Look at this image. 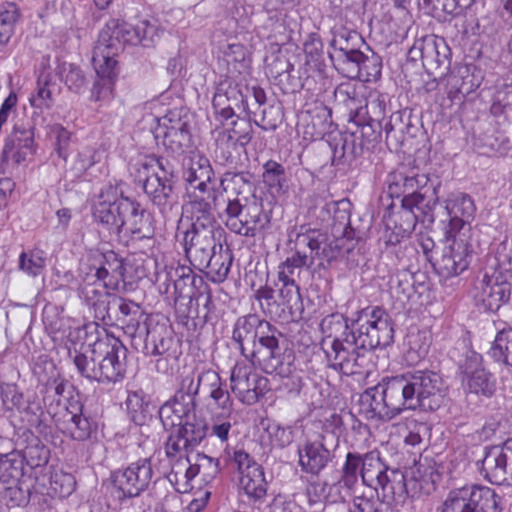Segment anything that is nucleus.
<instances>
[{
    "label": "nucleus",
    "mask_w": 512,
    "mask_h": 512,
    "mask_svg": "<svg viewBox=\"0 0 512 512\" xmlns=\"http://www.w3.org/2000/svg\"><path fill=\"white\" fill-rule=\"evenodd\" d=\"M127 349L116 338L94 343L88 352L68 351L79 374L99 383H115L123 379Z\"/></svg>",
    "instance_id": "f257e3e1"
},
{
    "label": "nucleus",
    "mask_w": 512,
    "mask_h": 512,
    "mask_svg": "<svg viewBox=\"0 0 512 512\" xmlns=\"http://www.w3.org/2000/svg\"><path fill=\"white\" fill-rule=\"evenodd\" d=\"M277 331L269 322L259 319L256 315L240 317L233 329V339L239 344L244 354V342H252V358L266 373L277 371L280 361V347Z\"/></svg>",
    "instance_id": "f03ea898"
},
{
    "label": "nucleus",
    "mask_w": 512,
    "mask_h": 512,
    "mask_svg": "<svg viewBox=\"0 0 512 512\" xmlns=\"http://www.w3.org/2000/svg\"><path fill=\"white\" fill-rule=\"evenodd\" d=\"M133 169L135 179L142 184L153 204L163 211L170 209L174 202V174L168 161L155 156H144L133 165Z\"/></svg>",
    "instance_id": "7ed1b4c3"
},
{
    "label": "nucleus",
    "mask_w": 512,
    "mask_h": 512,
    "mask_svg": "<svg viewBox=\"0 0 512 512\" xmlns=\"http://www.w3.org/2000/svg\"><path fill=\"white\" fill-rule=\"evenodd\" d=\"M358 342L360 348L368 353L377 347L392 343L394 329L387 313L380 307L365 308L351 321L349 333Z\"/></svg>",
    "instance_id": "20e7f679"
},
{
    "label": "nucleus",
    "mask_w": 512,
    "mask_h": 512,
    "mask_svg": "<svg viewBox=\"0 0 512 512\" xmlns=\"http://www.w3.org/2000/svg\"><path fill=\"white\" fill-rule=\"evenodd\" d=\"M226 227L244 237H255L269 222L261 199L256 196L228 199L225 209Z\"/></svg>",
    "instance_id": "39448f33"
},
{
    "label": "nucleus",
    "mask_w": 512,
    "mask_h": 512,
    "mask_svg": "<svg viewBox=\"0 0 512 512\" xmlns=\"http://www.w3.org/2000/svg\"><path fill=\"white\" fill-rule=\"evenodd\" d=\"M118 54V47L108 43V39L102 37L97 40L92 62L94 65L97 79L94 82L90 99L94 102L107 103L113 98L114 86L119 71L115 56Z\"/></svg>",
    "instance_id": "423d86ee"
},
{
    "label": "nucleus",
    "mask_w": 512,
    "mask_h": 512,
    "mask_svg": "<svg viewBox=\"0 0 512 512\" xmlns=\"http://www.w3.org/2000/svg\"><path fill=\"white\" fill-rule=\"evenodd\" d=\"M500 500L490 487L464 486L449 492L440 512H500Z\"/></svg>",
    "instance_id": "0eeeda50"
},
{
    "label": "nucleus",
    "mask_w": 512,
    "mask_h": 512,
    "mask_svg": "<svg viewBox=\"0 0 512 512\" xmlns=\"http://www.w3.org/2000/svg\"><path fill=\"white\" fill-rule=\"evenodd\" d=\"M323 349L328 366L344 375L362 374L367 365L369 353L360 348L350 334L345 338H333L323 341Z\"/></svg>",
    "instance_id": "6e6552de"
},
{
    "label": "nucleus",
    "mask_w": 512,
    "mask_h": 512,
    "mask_svg": "<svg viewBox=\"0 0 512 512\" xmlns=\"http://www.w3.org/2000/svg\"><path fill=\"white\" fill-rule=\"evenodd\" d=\"M362 482L374 489H381L384 496L402 494L405 490L404 474L397 469H389L382 461L380 452L373 450L363 455L360 469Z\"/></svg>",
    "instance_id": "1a4fd4ad"
},
{
    "label": "nucleus",
    "mask_w": 512,
    "mask_h": 512,
    "mask_svg": "<svg viewBox=\"0 0 512 512\" xmlns=\"http://www.w3.org/2000/svg\"><path fill=\"white\" fill-rule=\"evenodd\" d=\"M224 456L227 463L238 472L240 490L254 501L264 498L267 482L261 465L241 448L227 447L224 450Z\"/></svg>",
    "instance_id": "9d476101"
},
{
    "label": "nucleus",
    "mask_w": 512,
    "mask_h": 512,
    "mask_svg": "<svg viewBox=\"0 0 512 512\" xmlns=\"http://www.w3.org/2000/svg\"><path fill=\"white\" fill-rule=\"evenodd\" d=\"M134 211L133 200L123 197L116 185L106 184L101 188L93 209L95 220L104 225L110 233L120 235L126 211Z\"/></svg>",
    "instance_id": "9b49d317"
},
{
    "label": "nucleus",
    "mask_w": 512,
    "mask_h": 512,
    "mask_svg": "<svg viewBox=\"0 0 512 512\" xmlns=\"http://www.w3.org/2000/svg\"><path fill=\"white\" fill-rule=\"evenodd\" d=\"M412 410L422 408L424 410L437 409L444 398V385L442 378L432 371H415L406 373Z\"/></svg>",
    "instance_id": "f8f14e48"
},
{
    "label": "nucleus",
    "mask_w": 512,
    "mask_h": 512,
    "mask_svg": "<svg viewBox=\"0 0 512 512\" xmlns=\"http://www.w3.org/2000/svg\"><path fill=\"white\" fill-rule=\"evenodd\" d=\"M153 468L149 458L132 462L125 468L117 469L111 474L113 488L119 499L139 496L148 489L153 477Z\"/></svg>",
    "instance_id": "ddd939ff"
},
{
    "label": "nucleus",
    "mask_w": 512,
    "mask_h": 512,
    "mask_svg": "<svg viewBox=\"0 0 512 512\" xmlns=\"http://www.w3.org/2000/svg\"><path fill=\"white\" fill-rule=\"evenodd\" d=\"M340 93H345L348 97V106L350 108V120L357 126H371L373 122L381 125L385 118L387 95L378 90H370L365 97V105L357 99L359 92L356 87H343L338 89Z\"/></svg>",
    "instance_id": "4468645a"
},
{
    "label": "nucleus",
    "mask_w": 512,
    "mask_h": 512,
    "mask_svg": "<svg viewBox=\"0 0 512 512\" xmlns=\"http://www.w3.org/2000/svg\"><path fill=\"white\" fill-rule=\"evenodd\" d=\"M446 219L442 220L445 235L471 236V223L475 218L476 205L466 193H451L444 201Z\"/></svg>",
    "instance_id": "2eb2a0df"
},
{
    "label": "nucleus",
    "mask_w": 512,
    "mask_h": 512,
    "mask_svg": "<svg viewBox=\"0 0 512 512\" xmlns=\"http://www.w3.org/2000/svg\"><path fill=\"white\" fill-rule=\"evenodd\" d=\"M221 229L188 230L184 234V248L191 264L203 271L217 251H222Z\"/></svg>",
    "instance_id": "dca6fc26"
},
{
    "label": "nucleus",
    "mask_w": 512,
    "mask_h": 512,
    "mask_svg": "<svg viewBox=\"0 0 512 512\" xmlns=\"http://www.w3.org/2000/svg\"><path fill=\"white\" fill-rule=\"evenodd\" d=\"M157 124L153 134L158 144L174 153L183 151L190 142L188 122L179 109L169 110L165 115L155 118Z\"/></svg>",
    "instance_id": "f3484780"
},
{
    "label": "nucleus",
    "mask_w": 512,
    "mask_h": 512,
    "mask_svg": "<svg viewBox=\"0 0 512 512\" xmlns=\"http://www.w3.org/2000/svg\"><path fill=\"white\" fill-rule=\"evenodd\" d=\"M348 238L344 235L342 237L333 236V238H330L322 231L309 230L305 233L297 234L296 245L310 250L308 255L311 257L312 263L316 259L331 262L339 257L344 250L349 252L352 249V246L344 247V242Z\"/></svg>",
    "instance_id": "a211bd4d"
},
{
    "label": "nucleus",
    "mask_w": 512,
    "mask_h": 512,
    "mask_svg": "<svg viewBox=\"0 0 512 512\" xmlns=\"http://www.w3.org/2000/svg\"><path fill=\"white\" fill-rule=\"evenodd\" d=\"M447 245L437 261V270L443 277L457 276L465 271L471 258V236L445 235Z\"/></svg>",
    "instance_id": "6ab92c4d"
},
{
    "label": "nucleus",
    "mask_w": 512,
    "mask_h": 512,
    "mask_svg": "<svg viewBox=\"0 0 512 512\" xmlns=\"http://www.w3.org/2000/svg\"><path fill=\"white\" fill-rule=\"evenodd\" d=\"M266 384L267 379L245 363H236L231 371L230 389L243 404H255L264 394Z\"/></svg>",
    "instance_id": "aec40b11"
},
{
    "label": "nucleus",
    "mask_w": 512,
    "mask_h": 512,
    "mask_svg": "<svg viewBox=\"0 0 512 512\" xmlns=\"http://www.w3.org/2000/svg\"><path fill=\"white\" fill-rule=\"evenodd\" d=\"M511 296V285L497 277L484 275L473 290L476 305L487 311H497Z\"/></svg>",
    "instance_id": "412c9836"
},
{
    "label": "nucleus",
    "mask_w": 512,
    "mask_h": 512,
    "mask_svg": "<svg viewBox=\"0 0 512 512\" xmlns=\"http://www.w3.org/2000/svg\"><path fill=\"white\" fill-rule=\"evenodd\" d=\"M155 35V26L150 24L148 20H140L136 24L127 22L118 23L114 27L112 35H109L108 32H102L98 40L105 37L108 39V43L114 44L118 47L119 51L121 49L120 43L149 46L153 43Z\"/></svg>",
    "instance_id": "4be33fe9"
},
{
    "label": "nucleus",
    "mask_w": 512,
    "mask_h": 512,
    "mask_svg": "<svg viewBox=\"0 0 512 512\" xmlns=\"http://www.w3.org/2000/svg\"><path fill=\"white\" fill-rule=\"evenodd\" d=\"M60 92L61 86L58 83L57 74L48 65V59H43L35 89L29 97L30 105L40 111L49 110L53 107Z\"/></svg>",
    "instance_id": "5701e85b"
},
{
    "label": "nucleus",
    "mask_w": 512,
    "mask_h": 512,
    "mask_svg": "<svg viewBox=\"0 0 512 512\" xmlns=\"http://www.w3.org/2000/svg\"><path fill=\"white\" fill-rule=\"evenodd\" d=\"M463 385L471 393L491 396L495 390V379L482 365V357L472 353L463 365Z\"/></svg>",
    "instance_id": "b1692460"
},
{
    "label": "nucleus",
    "mask_w": 512,
    "mask_h": 512,
    "mask_svg": "<svg viewBox=\"0 0 512 512\" xmlns=\"http://www.w3.org/2000/svg\"><path fill=\"white\" fill-rule=\"evenodd\" d=\"M214 177V171L210 161L200 154H192L184 164L183 178L188 185L190 195L209 193L212 188L210 182Z\"/></svg>",
    "instance_id": "393cba45"
},
{
    "label": "nucleus",
    "mask_w": 512,
    "mask_h": 512,
    "mask_svg": "<svg viewBox=\"0 0 512 512\" xmlns=\"http://www.w3.org/2000/svg\"><path fill=\"white\" fill-rule=\"evenodd\" d=\"M386 394L382 381L365 390L360 397V407L366 419L389 422L395 418Z\"/></svg>",
    "instance_id": "a878e982"
},
{
    "label": "nucleus",
    "mask_w": 512,
    "mask_h": 512,
    "mask_svg": "<svg viewBox=\"0 0 512 512\" xmlns=\"http://www.w3.org/2000/svg\"><path fill=\"white\" fill-rule=\"evenodd\" d=\"M199 390L207 393L213 404L223 410L230 412L233 407V400L228 390L224 388L220 375L212 369H202L198 372Z\"/></svg>",
    "instance_id": "bb28decb"
},
{
    "label": "nucleus",
    "mask_w": 512,
    "mask_h": 512,
    "mask_svg": "<svg viewBox=\"0 0 512 512\" xmlns=\"http://www.w3.org/2000/svg\"><path fill=\"white\" fill-rule=\"evenodd\" d=\"M382 383L395 417L404 410H412V399L406 373L384 378Z\"/></svg>",
    "instance_id": "cd10ccee"
},
{
    "label": "nucleus",
    "mask_w": 512,
    "mask_h": 512,
    "mask_svg": "<svg viewBox=\"0 0 512 512\" xmlns=\"http://www.w3.org/2000/svg\"><path fill=\"white\" fill-rule=\"evenodd\" d=\"M299 464L306 473L318 474L331 460V453L321 441H307L298 449Z\"/></svg>",
    "instance_id": "c85d7f7f"
},
{
    "label": "nucleus",
    "mask_w": 512,
    "mask_h": 512,
    "mask_svg": "<svg viewBox=\"0 0 512 512\" xmlns=\"http://www.w3.org/2000/svg\"><path fill=\"white\" fill-rule=\"evenodd\" d=\"M195 406L196 403H190L173 396L159 409V418L163 427L172 429L182 425L193 416Z\"/></svg>",
    "instance_id": "c756f323"
},
{
    "label": "nucleus",
    "mask_w": 512,
    "mask_h": 512,
    "mask_svg": "<svg viewBox=\"0 0 512 512\" xmlns=\"http://www.w3.org/2000/svg\"><path fill=\"white\" fill-rule=\"evenodd\" d=\"M508 465L509 463L500 446H492L485 452L482 460V472L489 482L500 485L507 479Z\"/></svg>",
    "instance_id": "7c9ffc66"
},
{
    "label": "nucleus",
    "mask_w": 512,
    "mask_h": 512,
    "mask_svg": "<svg viewBox=\"0 0 512 512\" xmlns=\"http://www.w3.org/2000/svg\"><path fill=\"white\" fill-rule=\"evenodd\" d=\"M431 181L426 173H418L414 169L406 171L405 167L398 168L389 176L391 193L399 194L424 188Z\"/></svg>",
    "instance_id": "2f4dec72"
},
{
    "label": "nucleus",
    "mask_w": 512,
    "mask_h": 512,
    "mask_svg": "<svg viewBox=\"0 0 512 512\" xmlns=\"http://www.w3.org/2000/svg\"><path fill=\"white\" fill-rule=\"evenodd\" d=\"M34 134L30 129L15 130L11 139L5 142L3 156L6 160H13L20 164L27 156L33 153Z\"/></svg>",
    "instance_id": "473e14b6"
},
{
    "label": "nucleus",
    "mask_w": 512,
    "mask_h": 512,
    "mask_svg": "<svg viewBox=\"0 0 512 512\" xmlns=\"http://www.w3.org/2000/svg\"><path fill=\"white\" fill-rule=\"evenodd\" d=\"M186 462L189 464L185 471L187 481L199 478L201 483L208 484L220 471L219 460L202 453H197L193 461L187 456Z\"/></svg>",
    "instance_id": "72a5a7b5"
},
{
    "label": "nucleus",
    "mask_w": 512,
    "mask_h": 512,
    "mask_svg": "<svg viewBox=\"0 0 512 512\" xmlns=\"http://www.w3.org/2000/svg\"><path fill=\"white\" fill-rule=\"evenodd\" d=\"M202 195L203 194L199 196L197 194L190 195L193 199L186 205V212L191 215V230H219L215 227L212 206Z\"/></svg>",
    "instance_id": "f704fd0d"
},
{
    "label": "nucleus",
    "mask_w": 512,
    "mask_h": 512,
    "mask_svg": "<svg viewBox=\"0 0 512 512\" xmlns=\"http://www.w3.org/2000/svg\"><path fill=\"white\" fill-rule=\"evenodd\" d=\"M349 205V202L344 200L325 202L320 208L318 218L322 222L332 220V225L337 232L350 237V232L347 231L350 225Z\"/></svg>",
    "instance_id": "c9c22d12"
},
{
    "label": "nucleus",
    "mask_w": 512,
    "mask_h": 512,
    "mask_svg": "<svg viewBox=\"0 0 512 512\" xmlns=\"http://www.w3.org/2000/svg\"><path fill=\"white\" fill-rule=\"evenodd\" d=\"M312 259L304 251V247L297 246L285 261L281 262L278 266V280L297 283L302 269L312 265Z\"/></svg>",
    "instance_id": "e433bc0d"
},
{
    "label": "nucleus",
    "mask_w": 512,
    "mask_h": 512,
    "mask_svg": "<svg viewBox=\"0 0 512 512\" xmlns=\"http://www.w3.org/2000/svg\"><path fill=\"white\" fill-rule=\"evenodd\" d=\"M66 421L70 422L71 437L78 441L86 440L92 433V425L90 421L82 415V406L78 401L70 402V405L65 407Z\"/></svg>",
    "instance_id": "4c0bfd02"
},
{
    "label": "nucleus",
    "mask_w": 512,
    "mask_h": 512,
    "mask_svg": "<svg viewBox=\"0 0 512 512\" xmlns=\"http://www.w3.org/2000/svg\"><path fill=\"white\" fill-rule=\"evenodd\" d=\"M232 128L218 131L216 142L220 145L246 146L252 139V126L246 120L232 121Z\"/></svg>",
    "instance_id": "58836bf2"
},
{
    "label": "nucleus",
    "mask_w": 512,
    "mask_h": 512,
    "mask_svg": "<svg viewBox=\"0 0 512 512\" xmlns=\"http://www.w3.org/2000/svg\"><path fill=\"white\" fill-rule=\"evenodd\" d=\"M177 433L184 439L191 450L197 447L206 437L207 425L201 419H196L193 415L182 425L178 426Z\"/></svg>",
    "instance_id": "ea45409f"
},
{
    "label": "nucleus",
    "mask_w": 512,
    "mask_h": 512,
    "mask_svg": "<svg viewBox=\"0 0 512 512\" xmlns=\"http://www.w3.org/2000/svg\"><path fill=\"white\" fill-rule=\"evenodd\" d=\"M332 39L330 46L333 51L329 52L330 58L334 55L347 53V51L355 48V44L360 40L357 32L349 30L342 25H336L331 30Z\"/></svg>",
    "instance_id": "a19ab883"
},
{
    "label": "nucleus",
    "mask_w": 512,
    "mask_h": 512,
    "mask_svg": "<svg viewBox=\"0 0 512 512\" xmlns=\"http://www.w3.org/2000/svg\"><path fill=\"white\" fill-rule=\"evenodd\" d=\"M19 269L30 277H38L45 271L46 256L40 249L24 251L19 256Z\"/></svg>",
    "instance_id": "79ce46f5"
},
{
    "label": "nucleus",
    "mask_w": 512,
    "mask_h": 512,
    "mask_svg": "<svg viewBox=\"0 0 512 512\" xmlns=\"http://www.w3.org/2000/svg\"><path fill=\"white\" fill-rule=\"evenodd\" d=\"M200 370L189 369L180 374L174 397L190 403H196L195 398L199 393L198 372Z\"/></svg>",
    "instance_id": "37998d69"
},
{
    "label": "nucleus",
    "mask_w": 512,
    "mask_h": 512,
    "mask_svg": "<svg viewBox=\"0 0 512 512\" xmlns=\"http://www.w3.org/2000/svg\"><path fill=\"white\" fill-rule=\"evenodd\" d=\"M488 354L495 361L512 366V328L498 332Z\"/></svg>",
    "instance_id": "c03bdc74"
},
{
    "label": "nucleus",
    "mask_w": 512,
    "mask_h": 512,
    "mask_svg": "<svg viewBox=\"0 0 512 512\" xmlns=\"http://www.w3.org/2000/svg\"><path fill=\"white\" fill-rule=\"evenodd\" d=\"M362 59L363 52L358 50L356 47L347 51V53L334 55L331 58L336 69L342 75L350 79H354L356 76H359V63Z\"/></svg>",
    "instance_id": "a18cd8bd"
},
{
    "label": "nucleus",
    "mask_w": 512,
    "mask_h": 512,
    "mask_svg": "<svg viewBox=\"0 0 512 512\" xmlns=\"http://www.w3.org/2000/svg\"><path fill=\"white\" fill-rule=\"evenodd\" d=\"M59 69L68 89L75 93H80L86 85L83 71L78 66L68 63H63Z\"/></svg>",
    "instance_id": "49530a36"
},
{
    "label": "nucleus",
    "mask_w": 512,
    "mask_h": 512,
    "mask_svg": "<svg viewBox=\"0 0 512 512\" xmlns=\"http://www.w3.org/2000/svg\"><path fill=\"white\" fill-rule=\"evenodd\" d=\"M230 266L231 259L228 254L223 255L221 251H217L205 269H208V274L213 282L220 283L227 278Z\"/></svg>",
    "instance_id": "de8ad7c7"
},
{
    "label": "nucleus",
    "mask_w": 512,
    "mask_h": 512,
    "mask_svg": "<svg viewBox=\"0 0 512 512\" xmlns=\"http://www.w3.org/2000/svg\"><path fill=\"white\" fill-rule=\"evenodd\" d=\"M21 460L15 452L0 454V482L9 483L19 475Z\"/></svg>",
    "instance_id": "09e8293b"
},
{
    "label": "nucleus",
    "mask_w": 512,
    "mask_h": 512,
    "mask_svg": "<svg viewBox=\"0 0 512 512\" xmlns=\"http://www.w3.org/2000/svg\"><path fill=\"white\" fill-rule=\"evenodd\" d=\"M363 456L358 453L349 452L342 468L341 482L344 486L351 488L358 479V472L362 468Z\"/></svg>",
    "instance_id": "8fccbe9b"
},
{
    "label": "nucleus",
    "mask_w": 512,
    "mask_h": 512,
    "mask_svg": "<svg viewBox=\"0 0 512 512\" xmlns=\"http://www.w3.org/2000/svg\"><path fill=\"white\" fill-rule=\"evenodd\" d=\"M381 68V61L378 56L363 53V59L359 63V76H356V78L366 82L376 80L381 75Z\"/></svg>",
    "instance_id": "3c124183"
},
{
    "label": "nucleus",
    "mask_w": 512,
    "mask_h": 512,
    "mask_svg": "<svg viewBox=\"0 0 512 512\" xmlns=\"http://www.w3.org/2000/svg\"><path fill=\"white\" fill-rule=\"evenodd\" d=\"M167 277L169 280L173 281L175 291L179 296H182L184 286L188 283L193 284L194 282V273L192 269L185 265L178 264L176 267H169L167 271Z\"/></svg>",
    "instance_id": "603ef678"
},
{
    "label": "nucleus",
    "mask_w": 512,
    "mask_h": 512,
    "mask_svg": "<svg viewBox=\"0 0 512 512\" xmlns=\"http://www.w3.org/2000/svg\"><path fill=\"white\" fill-rule=\"evenodd\" d=\"M134 211H126L123 219L122 232L131 235H140L144 225V210L140 208V204L133 201Z\"/></svg>",
    "instance_id": "864d4df0"
},
{
    "label": "nucleus",
    "mask_w": 512,
    "mask_h": 512,
    "mask_svg": "<svg viewBox=\"0 0 512 512\" xmlns=\"http://www.w3.org/2000/svg\"><path fill=\"white\" fill-rule=\"evenodd\" d=\"M227 82L221 83L214 93L212 99V106L216 116L223 120H229L232 118V108L229 107L228 98L226 94Z\"/></svg>",
    "instance_id": "5fc2aeb1"
},
{
    "label": "nucleus",
    "mask_w": 512,
    "mask_h": 512,
    "mask_svg": "<svg viewBox=\"0 0 512 512\" xmlns=\"http://www.w3.org/2000/svg\"><path fill=\"white\" fill-rule=\"evenodd\" d=\"M75 484V479L70 473L55 471L51 475L52 489L61 497L69 496L74 491Z\"/></svg>",
    "instance_id": "6e6d98bb"
},
{
    "label": "nucleus",
    "mask_w": 512,
    "mask_h": 512,
    "mask_svg": "<svg viewBox=\"0 0 512 512\" xmlns=\"http://www.w3.org/2000/svg\"><path fill=\"white\" fill-rule=\"evenodd\" d=\"M268 433L272 443L278 447H286L294 440L293 428L291 426L271 424L268 427Z\"/></svg>",
    "instance_id": "4d7b16f0"
},
{
    "label": "nucleus",
    "mask_w": 512,
    "mask_h": 512,
    "mask_svg": "<svg viewBox=\"0 0 512 512\" xmlns=\"http://www.w3.org/2000/svg\"><path fill=\"white\" fill-rule=\"evenodd\" d=\"M245 186H251L250 176L248 173L227 172L221 179V187L224 191L231 188L240 194Z\"/></svg>",
    "instance_id": "13d9d810"
},
{
    "label": "nucleus",
    "mask_w": 512,
    "mask_h": 512,
    "mask_svg": "<svg viewBox=\"0 0 512 512\" xmlns=\"http://www.w3.org/2000/svg\"><path fill=\"white\" fill-rule=\"evenodd\" d=\"M51 133L56 139V152L64 160L68 157V146L71 139V133L62 125L57 124L51 128Z\"/></svg>",
    "instance_id": "bf43d9fd"
},
{
    "label": "nucleus",
    "mask_w": 512,
    "mask_h": 512,
    "mask_svg": "<svg viewBox=\"0 0 512 512\" xmlns=\"http://www.w3.org/2000/svg\"><path fill=\"white\" fill-rule=\"evenodd\" d=\"M28 464L39 467L47 464L49 460V450L41 443L28 446L24 451Z\"/></svg>",
    "instance_id": "052dcab7"
},
{
    "label": "nucleus",
    "mask_w": 512,
    "mask_h": 512,
    "mask_svg": "<svg viewBox=\"0 0 512 512\" xmlns=\"http://www.w3.org/2000/svg\"><path fill=\"white\" fill-rule=\"evenodd\" d=\"M283 175L284 167L281 164L271 160L264 164L263 179L268 186L281 188Z\"/></svg>",
    "instance_id": "680f3d73"
},
{
    "label": "nucleus",
    "mask_w": 512,
    "mask_h": 512,
    "mask_svg": "<svg viewBox=\"0 0 512 512\" xmlns=\"http://www.w3.org/2000/svg\"><path fill=\"white\" fill-rule=\"evenodd\" d=\"M226 94H228L229 107L232 108V117L236 114V111L247 112V101L237 85L227 82Z\"/></svg>",
    "instance_id": "e2e57ef3"
},
{
    "label": "nucleus",
    "mask_w": 512,
    "mask_h": 512,
    "mask_svg": "<svg viewBox=\"0 0 512 512\" xmlns=\"http://www.w3.org/2000/svg\"><path fill=\"white\" fill-rule=\"evenodd\" d=\"M190 450V447L184 443V439L177 431L170 434L165 444V453L170 459L176 458L178 455L181 456L182 453H187Z\"/></svg>",
    "instance_id": "0e129e2a"
},
{
    "label": "nucleus",
    "mask_w": 512,
    "mask_h": 512,
    "mask_svg": "<svg viewBox=\"0 0 512 512\" xmlns=\"http://www.w3.org/2000/svg\"><path fill=\"white\" fill-rule=\"evenodd\" d=\"M404 424L408 430L407 435L404 437L405 443L411 446L419 444L422 440L421 432L425 430V425L414 418H406Z\"/></svg>",
    "instance_id": "69168bd1"
},
{
    "label": "nucleus",
    "mask_w": 512,
    "mask_h": 512,
    "mask_svg": "<svg viewBox=\"0 0 512 512\" xmlns=\"http://www.w3.org/2000/svg\"><path fill=\"white\" fill-rule=\"evenodd\" d=\"M282 287L279 289V297L281 298L282 305H291L300 298V289L297 283L280 281Z\"/></svg>",
    "instance_id": "338daca9"
},
{
    "label": "nucleus",
    "mask_w": 512,
    "mask_h": 512,
    "mask_svg": "<svg viewBox=\"0 0 512 512\" xmlns=\"http://www.w3.org/2000/svg\"><path fill=\"white\" fill-rule=\"evenodd\" d=\"M376 505L377 500L373 496H355L348 512H379Z\"/></svg>",
    "instance_id": "774afa93"
}]
</instances>
